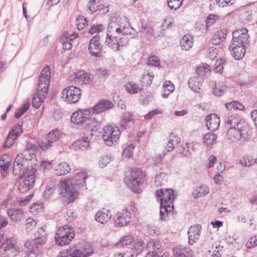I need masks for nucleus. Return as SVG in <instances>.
I'll return each mask as SVG.
<instances>
[{"mask_svg": "<svg viewBox=\"0 0 257 257\" xmlns=\"http://www.w3.org/2000/svg\"><path fill=\"white\" fill-rule=\"evenodd\" d=\"M125 23V19L118 18L115 21L111 20L107 26V32L105 43L115 51L119 50V48L128 44V34H131V28L126 26L122 21Z\"/></svg>", "mask_w": 257, "mask_h": 257, "instance_id": "obj_1", "label": "nucleus"}, {"mask_svg": "<svg viewBox=\"0 0 257 257\" xmlns=\"http://www.w3.org/2000/svg\"><path fill=\"white\" fill-rule=\"evenodd\" d=\"M50 78V68L49 66H46L41 71L39 77L36 92L32 101V105L34 107L39 108L46 98L48 94Z\"/></svg>", "mask_w": 257, "mask_h": 257, "instance_id": "obj_2", "label": "nucleus"}, {"mask_svg": "<svg viewBox=\"0 0 257 257\" xmlns=\"http://www.w3.org/2000/svg\"><path fill=\"white\" fill-rule=\"evenodd\" d=\"M58 186L60 195L67 204L74 202L79 195V187L74 184L73 179L62 178Z\"/></svg>", "mask_w": 257, "mask_h": 257, "instance_id": "obj_3", "label": "nucleus"}, {"mask_svg": "<svg viewBox=\"0 0 257 257\" xmlns=\"http://www.w3.org/2000/svg\"><path fill=\"white\" fill-rule=\"evenodd\" d=\"M251 133V128L246 122L239 123L237 127H229L226 137L231 143L243 145Z\"/></svg>", "mask_w": 257, "mask_h": 257, "instance_id": "obj_4", "label": "nucleus"}, {"mask_svg": "<svg viewBox=\"0 0 257 257\" xmlns=\"http://www.w3.org/2000/svg\"><path fill=\"white\" fill-rule=\"evenodd\" d=\"M91 114V109L87 108L82 110H78L74 112L71 116V121L72 122L76 124H86L90 125L89 128L91 131H96L97 128L99 127V124L98 122L90 123L91 120L89 119V115Z\"/></svg>", "mask_w": 257, "mask_h": 257, "instance_id": "obj_5", "label": "nucleus"}, {"mask_svg": "<svg viewBox=\"0 0 257 257\" xmlns=\"http://www.w3.org/2000/svg\"><path fill=\"white\" fill-rule=\"evenodd\" d=\"M136 212L135 203L131 202L130 206L126 209L118 212L113 217L114 225L117 227H121L127 225L131 221L133 214Z\"/></svg>", "mask_w": 257, "mask_h": 257, "instance_id": "obj_6", "label": "nucleus"}, {"mask_svg": "<svg viewBox=\"0 0 257 257\" xmlns=\"http://www.w3.org/2000/svg\"><path fill=\"white\" fill-rule=\"evenodd\" d=\"M145 180V175L141 169L134 168L130 175L125 179L128 187L134 192L139 193L141 191V185Z\"/></svg>", "mask_w": 257, "mask_h": 257, "instance_id": "obj_7", "label": "nucleus"}, {"mask_svg": "<svg viewBox=\"0 0 257 257\" xmlns=\"http://www.w3.org/2000/svg\"><path fill=\"white\" fill-rule=\"evenodd\" d=\"M46 240V237L44 235L28 240L25 243V246L31 250L28 252L25 257H43V253L40 250L45 243Z\"/></svg>", "mask_w": 257, "mask_h": 257, "instance_id": "obj_8", "label": "nucleus"}, {"mask_svg": "<svg viewBox=\"0 0 257 257\" xmlns=\"http://www.w3.org/2000/svg\"><path fill=\"white\" fill-rule=\"evenodd\" d=\"M74 236L75 233L72 228L67 225L63 226L60 227L56 233V243L60 246L65 245L70 242Z\"/></svg>", "mask_w": 257, "mask_h": 257, "instance_id": "obj_9", "label": "nucleus"}, {"mask_svg": "<svg viewBox=\"0 0 257 257\" xmlns=\"http://www.w3.org/2000/svg\"><path fill=\"white\" fill-rule=\"evenodd\" d=\"M35 178V170H28L25 172L21 178L18 189L21 193H25L34 186Z\"/></svg>", "mask_w": 257, "mask_h": 257, "instance_id": "obj_10", "label": "nucleus"}, {"mask_svg": "<svg viewBox=\"0 0 257 257\" xmlns=\"http://www.w3.org/2000/svg\"><path fill=\"white\" fill-rule=\"evenodd\" d=\"M120 135V131L117 127L105 126L103 128L102 139L107 146H111L117 142Z\"/></svg>", "mask_w": 257, "mask_h": 257, "instance_id": "obj_11", "label": "nucleus"}, {"mask_svg": "<svg viewBox=\"0 0 257 257\" xmlns=\"http://www.w3.org/2000/svg\"><path fill=\"white\" fill-rule=\"evenodd\" d=\"M81 95V90L73 85L67 87L62 92V97L70 103H76L79 100Z\"/></svg>", "mask_w": 257, "mask_h": 257, "instance_id": "obj_12", "label": "nucleus"}, {"mask_svg": "<svg viewBox=\"0 0 257 257\" xmlns=\"http://www.w3.org/2000/svg\"><path fill=\"white\" fill-rule=\"evenodd\" d=\"M0 248L3 249L4 253L7 257H14L19 253V247L14 238H6L3 241H2L0 243Z\"/></svg>", "mask_w": 257, "mask_h": 257, "instance_id": "obj_13", "label": "nucleus"}, {"mask_svg": "<svg viewBox=\"0 0 257 257\" xmlns=\"http://www.w3.org/2000/svg\"><path fill=\"white\" fill-rule=\"evenodd\" d=\"M61 136L60 131L57 128L54 129L47 134L45 141L39 143V146L43 151H46L52 147L60 139Z\"/></svg>", "mask_w": 257, "mask_h": 257, "instance_id": "obj_14", "label": "nucleus"}, {"mask_svg": "<svg viewBox=\"0 0 257 257\" xmlns=\"http://www.w3.org/2000/svg\"><path fill=\"white\" fill-rule=\"evenodd\" d=\"M92 253V250L90 246L86 243L79 248L71 250L69 254L60 252L57 257H88Z\"/></svg>", "mask_w": 257, "mask_h": 257, "instance_id": "obj_15", "label": "nucleus"}, {"mask_svg": "<svg viewBox=\"0 0 257 257\" xmlns=\"http://www.w3.org/2000/svg\"><path fill=\"white\" fill-rule=\"evenodd\" d=\"M155 196L160 201L161 206H162L166 203H173L176 196L173 190L162 188L156 191Z\"/></svg>", "mask_w": 257, "mask_h": 257, "instance_id": "obj_16", "label": "nucleus"}, {"mask_svg": "<svg viewBox=\"0 0 257 257\" xmlns=\"http://www.w3.org/2000/svg\"><path fill=\"white\" fill-rule=\"evenodd\" d=\"M246 28L235 30L232 33V42L233 46L237 45H245L248 42L249 35Z\"/></svg>", "mask_w": 257, "mask_h": 257, "instance_id": "obj_17", "label": "nucleus"}, {"mask_svg": "<svg viewBox=\"0 0 257 257\" xmlns=\"http://www.w3.org/2000/svg\"><path fill=\"white\" fill-rule=\"evenodd\" d=\"M102 46L100 43V38L95 35L90 39L88 51L90 55L95 57H100L102 55Z\"/></svg>", "mask_w": 257, "mask_h": 257, "instance_id": "obj_18", "label": "nucleus"}, {"mask_svg": "<svg viewBox=\"0 0 257 257\" xmlns=\"http://www.w3.org/2000/svg\"><path fill=\"white\" fill-rule=\"evenodd\" d=\"M136 121V117L132 112H123L120 118L119 125L121 128L126 130Z\"/></svg>", "mask_w": 257, "mask_h": 257, "instance_id": "obj_19", "label": "nucleus"}, {"mask_svg": "<svg viewBox=\"0 0 257 257\" xmlns=\"http://www.w3.org/2000/svg\"><path fill=\"white\" fill-rule=\"evenodd\" d=\"M113 106V104L112 103L108 100H101L96 103L93 107L90 108L91 109V113H100L111 108Z\"/></svg>", "mask_w": 257, "mask_h": 257, "instance_id": "obj_20", "label": "nucleus"}, {"mask_svg": "<svg viewBox=\"0 0 257 257\" xmlns=\"http://www.w3.org/2000/svg\"><path fill=\"white\" fill-rule=\"evenodd\" d=\"M206 125L209 130L215 131L220 124V117L214 113L208 115L205 117Z\"/></svg>", "mask_w": 257, "mask_h": 257, "instance_id": "obj_21", "label": "nucleus"}, {"mask_svg": "<svg viewBox=\"0 0 257 257\" xmlns=\"http://www.w3.org/2000/svg\"><path fill=\"white\" fill-rule=\"evenodd\" d=\"M173 253L176 257H193L194 251L188 246L178 245L173 248Z\"/></svg>", "mask_w": 257, "mask_h": 257, "instance_id": "obj_22", "label": "nucleus"}, {"mask_svg": "<svg viewBox=\"0 0 257 257\" xmlns=\"http://www.w3.org/2000/svg\"><path fill=\"white\" fill-rule=\"evenodd\" d=\"M245 45H237L233 46L232 43L229 47L231 55L236 60H240L244 56L245 52Z\"/></svg>", "mask_w": 257, "mask_h": 257, "instance_id": "obj_23", "label": "nucleus"}, {"mask_svg": "<svg viewBox=\"0 0 257 257\" xmlns=\"http://www.w3.org/2000/svg\"><path fill=\"white\" fill-rule=\"evenodd\" d=\"M111 217V214L109 210L102 208L96 213L95 219L101 224H105L110 219Z\"/></svg>", "mask_w": 257, "mask_h": 257, "instance_id": "obj_24", "label": "nucleus"}, {"mask_svg": "<svg viewBox=\"0 0 257 257\" xmlns=\"http://www.w3.org/2000/svg\"><path fill=\"white\" fill-rule=\"evenodd\" d=\"M7 214L12 220L16 222L20 221L24 217V212L20 208L8 209Z\"/></svg>", "mask_w": 257, "mask_h": 257, "instance_id": "obj_25", "label": "nucleus"}, {"mask_svg": "<svg viewBox=\"0 0 257 257\" xmlns=\"http://www.w3.org/2000/svg\"><path fill=\"white\" fill-rule=\"evenodd\" d=\"M209 192V187L205 185H201L193 188L192 195L194 198L197 199L206 196Z\"/></svg>", "mask_w": 257, "mask_h": 257, "instance_id": "obj_26", "label": "nucleus"}, {"mask_svg": "<svg viewBox=\"0 0 257 257\" xmlns=\"http://www.w3.org/2000/svg\"><path fill=\"white\" fill-rule=\"evenodd\" d=\"M200 226L197 225L194 227L191 226L189 229L188 234L190 244L192 245L195 242L196 240L199 238L200 235Z\"/></svg>", "mask_w": 257, "mask_h": 257, "instance_id": "obj_27", "label": "nucleus"}, {"mask_svg": "<svg viewBox=\"0 0 257 257\" xmlns=\"http://www.w3.org/2000/svg\"><path fill=\"white\" fill-rule=\"evenodd\" d=\"M203 79L201 76H194L188 80L189 88L194 92H198L202 85Z\"/></svg>", "mask_w": 257, "mask_h": 257, "instance_id": "obj_28", "label": "nucleus"}, {"mask_svg": "<svg viewBox=\"0 0 257 257\" xmlns=\"http://www.w3.org/2000/svg\"><path fill=\"white\" fill-rule=\"evenodd\" d=\"M90 139L88 136L84 137L81 139L75 141L72 145L74 150L83 151L89 146Z\"/></svg>", "mask_w": 257, "mask_h": 257, "instance_id": "obj_29", "label": "nucleus"}, {"mask_svg": "<svg viewBox=\"0 0 257 257\" xmlns=\"http://www.w3.org/2000/svg\"><path fill=\"white\" fill-rule=\"evenodd\" d=\"M180 42L182 50H189L193 46V37L191 35H185L180 40Z\"/></svg>", "mask_w": 257, "mask_h": 257, "instance_id": "obj_30", "label": "nucleus"}, {"mask_svg": "<svg viewBox=\"0 0 257 257\" xmlns=\"http://www.w3.org/2000/svg\"><path fill=\"white\" fill-rule=\"evenodd\" d=\"M227 31L225 29L217 31L213 36L212 43L213 45H219L226 38Z\"/></svg>", "mask_w": 257, "mask_h": 257, "instance_id": "obj_31", "label": "nucleus"}, {"mask_svg": "<svg viewBox=\"0 0 257 257\" xmlns=\"http://www.w3.org/2000/svg\"><path fill=\"white\" fill-rule=\"evenodd\" d=\"M55 173L58 176H61L68 173L70 171L69 165L65 162L57 164L55 167Z\"/></svg>", "mask_w": 257, "mask_h": 257, "instance_id": "obj_32", "label": "nucleus"}, {"mask_svg": "<svg viewBox=\"0 0 257 257\" xmlns=\"http://www.w3.org/2000/svg\"><path fill=\"white\" fill-rule=\"evenodd\" d=\"M55 181L51 180L46 187L43 194V197L45 199H49L56 189V183Z\"/></svg>", "mask_w": 257, "mask_h": 257, "instance_id": "obj_33", "label": "nucleus"}, {"mask_svg": "<svg viewBox=\"0 0 257 257\" xmlns=\"http://www.w3.org/2000/svg\"><path fill=\"white\" fill-rule=\"evenodd\" d=\"M126 90L130 94H137L140 92L143 88L133 81H129L124 85Z\"/></svg>", "mask_w": 257, "mask_h": 257, "instance_id": "obj_34", "label": "nucleus"}, {"mask_svg": "<svg viewBox=\"0 0 257 257\" xmlns=\"http://www.w3.org/2000/svg\"><path fill=\"white\" fill-rule=\"evenodd\" d=\"M23 158L21 156L18 155L13 163V173L15 175H20L23 169Z\"/></svg>", "mask_w": 257, "mask_h": 257, "instance_id": "obj_35", "label": "nucleus"}, {"mask_svg": "<svg viewBox=\"0 0 257 257\" xmlns=\"http://www.w3.org/2000/svg\"><path fill=\"white\" fill-rule=\"evenodd\" d=\"M245 122L241 121L239 119V117L237 115H231L229 116L225 120L226 125L229 126V127H237L239 123Z\"/></svg>", "mask_w": 257, "mask_h": 257, "instance_id": "obj_36", "label": "nucleus"}, {"mask_svg": "<svg viewBox=\"0 0 257 257\" xmlns=\"http://www.w3.org/2000/svg\"><path fill=\"white\" fill-rule=\"evenodd\" d=\"M180 142V139L173 134H171L169 137V140L168 142L166 150L168 152L172 151L175 147Z\"/></svg>", "mask_w": 257, "mask_h": 257, "instance_id": "obj_37", "label": "nucleus"}, {"mask_svg": "<svg viewBox=\"0 0 257 257\" xmlns=\"http://www.w3.org/2000/svg\"><path fill=\"white\" fill-rule=\"evenodd\" d=\"M217 136L211 133H209L204 135L203 138V144L207 147H210L216 142Z\"/></svg>", "mask_w": 257, "mask_h": 257, "instance_id": "obj_38", "label": "nucleus"}, {"mask_svg": "<svg viewBox=\"0 0 257 257\" xmlns=\"http://www.w3.org/2000/svg\"><path fill=\"white\" fill-rule=\"evenodd\" d=\"M87 179L86 173L84 171H82L77 173L76 179L74 181V184L77 185L79 188L82 187L84 185L85 180Z\"/></svg>", "mask_w": 257, "mask_h": 257, "instance_id": "obj_39", "label": "nucleus"}, {"mask_svg": "<svg viewBox=\"0 0 257 257\" xmlns=\"http://www.w3.org/2000/svg\"><path fill=\"white\" fill-rule=\"evenodd\" d=\"M226 90V86L222 82H217L215 84L212 91L215 95L221 96Z\"/></svg>", "mask_w": 257, "mask_h": 257, "instance_id": "obj_40", "label": "nucleus"}, {"mask_svg": "<svg viewBox=\"0 0 257 257\" xmlns=\"http://www.w3.org/2000/svg\"><path fill=\"white\" fill-rule=\"evenodd\" d=\"M164 92L162 93L164 98L168 97V95L174 90V86L170 81H166L163 84Z\"/></svg>", "mask_w": 257, "mask_h": 257, "instance_id": "obj_41", "label": "nucleus"}, {"mask_svg": "<svg viewBox=\"0 0 257 257\" xmlns=\"http://www.w3.org/2000/svg\"><path fill=\"white\" fill-rule=\"evenodd\" d=\"M225 106L228 110H240L244 109V106L241 103L237 101H232L225 104Z\"/></svg>", "mask_w": 257, "mask_h": 257, "instance_id": "obj_42", "label": "nucleus"}, {"mask_svg": "<svg viewBox=\"0 0 257 257\" xmlns=\"http://www.w3.org/2000/svg\"><path fill=\"white\" fill-rule=\"evenodd\" d=\"M75 79H78L79 81L85 83L89 82L90 77L88 74L83 71H80L76 73L74 77Z\"/></svg>", "mask_w": 257, "mask_h": 257, "instance_id": "obj_43", "label": "nucleus"}, {"mask_svg": "<svg viewBox=\"0 0 257 257\" xmlns=\"http://www.w3.org/2000/svg\"><path fill=\"white\" fill-rule=\"evenodd\" d=\"M256 161L251 156H247L242 158L240 160V163L243 167H250L254 164Z\"/></svg>", "mask_w": 257, "mask_h": 257, "instance_id": "obj_44", "label": "nucleus"}, {"mask_svg": "<svg viewBox=\"0 0 257 257\" xmlns=\"http://www.w3.org/2000/svg\"><path fill=\"white\" fill-rule=\"evenodd\" d=\"M22 132L23 124L21 122H19L14 125L9 133L13 135H15V137L17 138Z\"/></svg>", "mask_w": 257, "mask_h": 257, "instance_id": "obj_45", "label": "nucleus"}, {"mask_svg": "<svg viewBox=\"0 0 257 257\" xmlns=\"http://www.w3.org/2000/svg\"><path fill=\"white\" fill-rule=\"evenodd\" d=\"M153 95L151 93L147 92L144 94H141L139 101L144 105H147L150 101L152 100Z\"/></svg>", "mask_w": 257, "mask_h": 257, "instance_id": "obj_46", "label": "nucleus"}, {"mask_svg": "<svg viewBox=\"0 0 257 257\" xmlns=\"http://www.w3.org/2000/svg\"><path fill=\"white\" fill-rule=\"evenodd\" d=\"M192 151H193V145L191 144L186 143L182 147L180 153L184 156L189 157L191 155Z\"/></svg>", "mask_w": 257, "mask_h": 257, "instance_id": "obj_47", "label": "nucleus"}, {"mask_svg": "<svg viewBox=\"0 0 257 257\" xmlns=\"http://www.w3.org/2000/svg\"><path fill=\"white\" fill-rule=\"evenodd\" d=\"M183 0H167L168 7L173 10H178L182 5Z\"/></svg>", "mask_w": 257, "mask_h": 257, "instance_id": "obj_48", "label": "nucleus"}, {"mask_svg": "<svg viewBox=\"0 0 257 257\" xmlns=\"http://www.w3.org/2000/svg\"><path fill=\"white\" fill-rule=\"evenodd\" d=\"M61 42L63 44V48L65 50H70L72 47V44L70 40L68 39L67 34H64L61 37Z\"/></svg>", "mask_w": 257, "mask_h": 257, "instance_id": "obj_49", "label": "nucleus"}, {"mask_svg": "<svg viewBox=\"0 0 257 257\" xmlns=\"http://www.w3.org/2000/svg\"><path fill=\"white\" fill-rule=\"evenodd\" d=\"M30 103H26L20 107L15 113V116L17 118L20 117L29 108Z\"/></svg>", "mask_w": 257, "mask_h": 257, "instance_id": "obj_50", "label": "nucleus"}, {"mask_svg": "<svg viewBox=\"0 0 257 257\" xmlns=\"http://www.w3.org/2000/svg\"><path fill=\"white\" fill-rule=\"evenodd\" d=\"M198 76L204 75L206 73L210 71L209 66L206 64H202L196 69Z\"/></svg>", "mask_w": 257, "mask_h": 257, "instance_id": "obj_51", "label": "nucleus"}, {"mask_svg": "<svg viewBox=\"0 0 257 257\" xmlns=\"http://www.w3.org/2000/svg\"><path fill=\"white\" fill-rule=\"evenodd\" d=\"M135 147L133 145H128L126 148L123 149L122 156L124 158H129L133 156Z\"/></svg>", "mask_w": 257, "mask_h": 257, "instance_id": "obj_52", "label": "nucleus"}, {"mask_svg": "<svg viewBox=\"0 0 257 257\" xmlns=\"http://www.w3.org/2000/svg\"><path fill=\"white\" fill-rule=\"evenodd\" d=\"M148 232L150 235L152 236H158L161 234L160 228L152 224L148 225Z\"/></svg>", "mask_w": 257, "mask_h": 257, "instance_id": "obj_53", "label": "nucleus"}, {"mask_svg": "<svg viewBox=\"0 0 257 257\" xmlns=\"http://www.w3.org/2000/svg\"><path fill=\"white\" fill-rule=\"evenodd\" d=\"M87 20L86 18L82 16H79L76 19V26L79 30H82L85 25H87Z\"/></svg>", "mask_w": 257, "mask_h": 257, "instance_id": "obj_54", "label": "nucleus"}, {"mask_svg": "<svg viewBox=\"0 0 257 257\" xmlns=\"http://www.w3.org/2000/svg\"><path fill=\"white\" fill-rule=\"evenodd\" d=\"M154 74L152 72H147L142 76V82L147 85H150L152 82Z\"/></svg>", "mask_w": 257, "mask_h": 257, "instance_id": "obj_55", "label": "nucleus"}, {"mask_svg": "<svg viewBox=\"0 0 257 257\" xmlns=\"http://www.w3.org/2000/svg\"><path fill=\"white\" fill-rule=\"evenodd\" d=\"M16 139L17 138L15 137V135H13L9 133L8 137L6 138V140L4 146V148H10L13 145Z\"/></svg>", "mask_w": 257, "mask_h": 257, "instance_id": "obj_56", "label": "nucleus"}, {"mask_svg": "<svg viewBox=\"0 0 257 257\" xmlns=\"http://www.w3.org/2000/svg\"><path fill=\"white\" fill-rule=\"evenodd\" d=\"M111 157L107 155L103 156L100 159L98 164L100 167L103 168L105 167L110 161Z\"/></svg>", "mask_w": 257, "mask_h": 257, "instance_id": "obj_57", "label": "nucleus"}, {"mask_svg": "<svg viewBox=\"0 0 257 257\" xmlns=\"http://www.w3.org/2000/svg\"><path fill=\"white\" fill-rule=\"evenodd\" d=\"M148 65L158 66L160 65V60L156 56H151L148 58Z\"/></svg>", "mask_w": 257, "mask_h": 257, "instance_id": "obj_58", "label": "nucleus"}, {"mask_svg": "<svg viewBox=\"0 0 257 257\" xmlns=\"http://www.w3.org/2000/svg\"><path fill=\"white\" fill-rule=\"evenodd\" d=\"M245 245L248 248L256 246L257 245V235L250 237L246 242Z\"/></svg>", "mask_w": 257, "mask_h": 257, "instance_id": "obj_59", "label": "nucleus"}, {"mask_svg": "<svg viewBox=\"0 0 257 257\" xmlns=\"http://www.w3.org/2000/svg\"><path fill=\"white\" fill-rule=\"evenodd\" d=\"M217 63L215 64L216 66L215 67V71L219 73H221L223 70V64L225 63V60L223 59H220L219 60L217 61Z\"/></svg>", "mask_w": 257, "mask_h": 257, "instance_id": "obj_60", "label": "nucleus"}, {"mask_svg": "<svg viewBox=\"0 0 257 257\" xmlns=\"http://www.w3.org/2000/svg\"><path fill=\"white\" fill-rule=\"evenodd\" d=\"M36 222L32 218H28L26 221V228L28 230H31L35 227Z\"/></svg>", "mask_w": 257, "mask_h": 257, "instance_id": "obj_61", "label": "nucleus"}, {"mask_svg": "<svg viewBox=\"0 0 257 257\" xmlns=\"http://www.w3.org/2000/svg\"><path fill=\"white\" fill-rule=\"evenodd\" d=\"M133 248L137 251V253L141 252L144 248L143 241L139 240L133 243Z\"/></svg>", "mask_w": 257, "mask_h": 257, "instance_id": "obj_62", "label": "nucleus"}, {"mask_svg": "<svg viewBox=\"0 0 257 257\" xmlns=\"http://www.w3.org/2000/svg\"><path fill=\"white\" fill-rule=\"evenodd\" d=\"M217 55V50L214 48H210L208 50L207 56L211 60L214 59Z\"/></svg>", "mask_w": 257, "mask_h": 257, "instance_id": "obj_63", "label": "nucleus"}, {"mask_svg": "<svg viewBox=\"0 0 257 257\" xmlns=\"http://www.w3.org/2000/svg\"><path fill=\"white\" fill-rule=\"evenodd\" d=\"M218 16L215 15H210L207 17L206 23L207 26H211L217 20Z\"/></svg>", "mask_w": 257, "mask_h": 257, "instance_id": "obj_64", "label": "nucleus"}]
</instances>
